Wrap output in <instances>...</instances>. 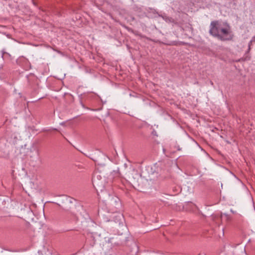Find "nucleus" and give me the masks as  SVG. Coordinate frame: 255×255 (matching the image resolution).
<instances>
[{"label":"nucleus","instance_id":"9d476101","mask_svg":"<svg viewBox=\"0 0 255 255\" xmlns=\"http://www.w3.org/2000/svg\"><path fill=\"white\" fill-rule=\"evenodd\" d=\"M255 36L253 37L252 40L250 41L249 44V50H250V46H251V45L252 44V42H255Z\"/></svg>","mask_w":255,"mask_h":255},{"label":"nucleus","instance_id":"f03ea898","mask_svg":"<svg viewBox=\"0 0 255 255\" xmlns=\"http://www.w3.org/2000/svg\"><path fill=\"white\" fill-rule=\"evenodd\" d=\"M105 178H103L99 173L96 172L94 174L92 178L93 185L97 191L100 190L102 194L107 191L105 187Z\"/></svg>","mask_w":255,"mask_h":255},{"label":"nucleus","instance_id":"20e7f679","mask_svg":"<svg viewBox=\"0 0 255 255\" xmlns=\"http://www.w3.org/2000/svg\"><path fill=\"white\" fill-rule=\"evenodd\" d=\"M104 220L106 222H113L119 227L124 226L125 220L124 216L122 213L118 212L117 210L116 211V213L112 215V217L111 219L106 218L104 219Z\"/></svg>","mask_w":255,"mask_h":255},{"label":"nucleus","instance_id":"6e6552de","mask_svg":"<svg viewBox=\"0 0 255 255\" xmlns=\"http://www.w3.org/2000/svg\"><path fill=\"white\" fill-rule=\"evenodd\" d=\"M135 173L134 176H132L133 182L137 181V179L139 177V174L137 173L136 171L134 172Z\"/></svg>","mask_w":255,"mask_h":255},{"label":"nucleus","instance_id":"aec40b11","mask_svg":"<svg viewBox=\"0 0 255 255\" xmlns=\"http://www.w3.org/2000/svg\"><path fill=\"white\" fill-rule=\"evenodd\" d=\"M223 231L224 232V229H223ZM223 234H224V232L223 233Z\"/></svg>","mask_w":255,"mask_h":255},{"label":"nucleus","instance_id":"ddd939ff","mask_svg":"<svg viewBox=\"0 0 255 255\" xmlns=\"http://www.w3.org/2000/svg\"><path fill=\"white\" fill-rule=\"evenodd\" d=\"M223 215H225V216H226L227 217V219H229V216H228L227 214H226V213H223V214L222 213L221 215V217H222Z\"/></svg>","mask_w":255,"mask_h":255},{"label":"nucleus","instance_id":"6ab92c4d","mask_svg":"<svg viewBox=\"0 0 255 255\" xmlns=\"http://www.w3.org/2000/svg\"><path fill=\"white\" fill-rule=\"evenodd\" d=\"M210 83L212 85H213V83L212 82V81H210Z\"/></svg>","mask_w":255,"mask_h":255},{"label":"nucleus","instance_id":"f8f14e48","mask_svg":"<svg viewBox=\"0 0 255 255\" xmlns=\"http://www.w3.org/2000/svg\"><path fill=\"white\" fill-rule=\"evenodd\" d=\"M73 200H74V199L72 198L68 197L67 198V202L70 203H72L73 202Z\"/></svg>","mask_w":255,"mask_h":255},{"label":"nucleus","instance_id":"7ed1b4c3","mask_svg":"<svg viewBox=\"0 0 255 255\" xmlns=\"http://www.w3.org/2000/svg\"><path fill=\"white\" fill-rule=\"evenodd\" d=\"M101 196L104 199H107L106 200L109 202V203L113 206H114L117 210H120L121 207V202L120 199L116 197L113 196L112 194H110L105 191Z\"/></svg>","mask_w":255,"mask_h":255},{"label":"nucleus","instance_id":"dca6fc26","mask_svg":"<svg viewBox=\"0 0 255 255\" xmlns=\"http://www.w3.org/2000/svg\"><path fill=\"white\" fill-rule=\"evenodd\" d=\"M97 192H98V194H99V191H97ZM98 195H99V196H100V198H101V196H100V195L98 194Z\"/></svg>","mask_w":255,"mask_h":255},{"label":"nucleus","instance_id":"f257e3e1","mask_svg":"<svg viewBox=\"0 0 255 255\" xmlns=\"http://www.w3.org/2000/svg\"><path fill=\"white\" fill-rule=\"evenodd\" d=\"M209 33L223 41L230 40L233 38L230 26L226 22H220L218 21L211 22Z\"/></svg>","mask_w":255,"mask_h":255},{"label":"nucleus","instance_id":"4468645a","mask_svg":"<svg viewBox=\"0 0 255 255\" xmlns=\"http://www.w3.org/2000/svg\"><path fill=\"white\" fill-rule=\"evenodd\" d=\"M114 172H117V173L119 174V169H118L117 171H114Z\"/></svg>","mask_w":255,"mask_h":255},{"label":"nucleus","instance_id":"412c9836","mask_svg":"<svg viewBox=\"0 0 255 255\" xmlns=\"http://www.w3.org/2000/svg\"><path fill=\"white\" fill-rule=\"evenodd\" d=\"M0 157H2V156L0 154Z\"/></svg>","mask_w":255,"mask_h":255},{"label":"nucleus","instance_id":"9b49d317","mask_svg":"<svg viewBox=\"0 0 255 255\" xmlns=\"http://www.w3.org/2000/svg\"><path fill=\"white\" fill-rule=\"evenodd\" d=\"M159 16H161L163 18V19H164L165 21H167V20L169 19V18L167 17L166 16L161 15H158Z\"/></svg>","mask_w":255,"mask_h":255},{"label":"nucleus","instance_id":"2eb2a0df","mask_svg":"<svg viewBox=\"0 0 255 255\" xmlns=\"http://www.w3.org/2000/svg\"><path fill=\"white\" fill-rule=\"evenodd\" d=\"M91 159H93V160L95 161H97V160H96V159H94V158H91Z\"/></svg>","mask_w":255,"mask_h":255},{"label":"nucleus","instance_id":"0eeeda50","mask_svg":"<svg viewBox=\"0 0 255 255\" xmlns=\"http://www.w3.org/2000/svg\"><path fill=\"white\" fill-rule=\"evenodd\" d=\"M38 255H55L53 254L52 253V252H51V251H50L49 250H47V251L45 253V254H40V251H38Z\"/></svg>","mask_w":255,"mask_h":255},{"label":"nucleus","instance_id":"a211bd4d","mask_svg":"<svg viewBox=\"0 0 255 255\" xmlns=\"http://www.w3.org/2000/svg\"><path fill=\"white\" fill-rule=\"evenodd\" d=\"M8 251L10 252H15L14 251H12V250H8Z\"/></svg>","mask_w":255,"mask_h":255},{"label":"nucleus","instance_id":"1a4fd4ad","mask_svg":"<svg viewBox=\"0 0 255 255\" xmlns=\"http://www.w3.org/2000/svg\"><path fill=\"white\" fill-rule=\"evenodd\" d=\"M28 215H29V217L30 218H31V219H33V212L31 210V209H29L28 211Z\"/></svg>","mask_w":255,"mask_h":255},{"label":"nucleus","instance_id":"423d86ee","mask_svg":"<svg viewBox=\"0 0 255 255\" xmlns=\"http://www.w3.org/2000/svg\"><path fill=\"white\" fill-rule=\"evenodd\" d=\"M76 208L77 213L76 215L78 220H80L81 218L87 219L89 218L88 214L82 205L79 204L76 206Z\"/></svg>","mask_w":255,"mask_h":255},{"label":"nucleus","instance_id":"39448f33","mask_svg":"<svg viewBox=\"0 0 255 255\" xmlns=\"http://www.w3.org/2000/svg\"><path fill=\"white\" fill-rule=\"evenodd\" d=\"M27 156L33 162H36L39 160L38 150L35 144H33L30 148L28 149Z\"/></svg>","mask_w":255,"mask_h":255},{"label":"nucleus","instance_id":"f3484780","mask_svg":"<svg viewBox=\"0 0 255 255\" xmlns=\"http://www.w3.org/2000/svg\"><path fill=\"white\" fill-rule=\"evenodd\" d=\"M97 192H98V194H99V191H97ZM98 195H99V196H100V198H101V196H100V195L98 194Z\"/></svg>","mask_w":255,"mask_h":255}]
</instances>
